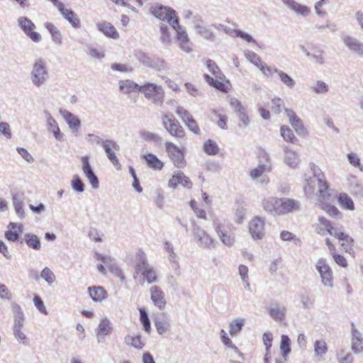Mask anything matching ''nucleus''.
<instances>
[{
	"instance_id": "8fccbe9b",
	"label": "nucleus",
	"mask_w": 363,
	"mask_h": 363,
	"mask_svg": "<svg viewBox=\"0 0 363 363\" xmlns=\"http://www.w3.org/2000/svg\"><path fill=\"white\" fill-rule=\"evenodd\" d=\"M328 352V347L325 341L315 340L314 342L315 356L322 357Z\"/></svg>"
},
{
	"instance_id": "a19ab883",
	"label": "nucleus",
	"mask_w": 363,
	"mask_h": 363,
	"mask_svg": "<svg viewBox=\"0 0 363 363\" xmlns=\"http://www.w3.org/2000/svg\"><path fill=\"white\" fill-rule=\"evenodd\" d=\"M245 319L244 318H238V319H233L230 321L229 323V333L231 336L235 335L238 333H239L244 324H245Z\"/></svg>"
},
{
	"instance_id": "9b49d317",
	"label": "nucleus",
	"mask_w": 363,
	"mask_h": 363,
	"mask_svg": "<svg viewBox=\"0 0 363 363\" xmlns=\"http://www.w3.org/2000/svg\"><path fill=\"white\" fill-rule=\"evenodd\" d=\"M82 171L85 177L89 181L91 187L97 189L99 187V182L97 176L94 172V170L89 163V157L84 156L82 157Z\"/></svg>"
},
{
	"instance_id": "412c9836",
	"label": "nucleus",
	"mask_w": 363,
	"mask_h": 363,
	"mask_svg": "<svg viewBox=\"0 0 363 363\" xmlns=\"http://www.w3.org/2000/svg\"><path fill=\"white\" fill-rule=\"evenodd\" d=\"M281 205L280 206V215H284L291 213L294 211L300 210V202L297 200L289 199V198H281Z\"/></svg>"
},
{
	"instance_id": "5701e85b",
	"label": "nucleus",
	"mask_w": 363,
	"mask_h": 363,
	"mask_svg": "<svg viewBox=\"0 0 363 363\" xmlns=\"http://www.w3.org/2000/svg\"><path fill=\"white\" fill-rule=\"evenodd\" d=\"M282 3L290 10L298 15L306 16L310 13V9L305 5H301L295 0H281Z\"/></svg>"
},
{
	"instance_id": "3c124183",
	"label": "nucleus",
	"mask_w": 363,
	"mask_h": 363,
	"mask_svg": "<svg viewBox=\"0 0 363 363\" xmlns=\"http://www.w3.org/2000/svg\"><path fill=\"white\" fill-rule=\"evenodd\" d=\"M319 223L324 226L325 228H320L318 231V233L322 235H324L327 233L328 234H335V233L331 232L332 229V223L330 220L325 218L323 216H320L318 218Z\"/></svg>"
},
{
	"instance_id": "f704fd0d",
	"label": "nucleus",
	"mask_w": 363,
	"mask_h": 363,
	"mask_svg": "<svg viewBox=\"0 0 363 363\" xmlns=\"http://www.w3.org/2000/svg\"><path fill=\"white\" fill-rule=\"evenodd\" d=\"M112 331V327L111 322L107 318H104L101 320L96 331V335L98 337V342H100L101 340L100 336H105L109 335Z\"/></svg>"
},
{
	"instance_id": "6e6d98bb",
	"label": "nucleus",
	"mask_w": 363,
	"mask_h": 363,
	"mask_svg": "<svg viewBox=\"0 0 363 363\" xmlns=\"http://www.w3.org/2000/svg\"><path fill=\"white\" fill-rule=\"evenodd\" d=\"M71 186L73 190L77 193H82L84 191L85 185L80 177L77 174L73 176L71 181Z\"/></svg>"
},
{
	"instance_id": "20e7f679",
	"label": "nucleus",
	"mask_w": 363,
	"mask_h": 363,
	"mask_svg": "<svg viewBox=\"0 0 363 363\" xmlns=\"http://www.w3.org/2000/svg\"><path fill=\"white\" fill-rule=\"evenodd\" d=\"M162 119L164 128L170 135L178 139H182L185 136L184 128L172 114H165Z\"/></svg>"
},
{
	"instance_id": "dca6fc26",
	"label": "nucleus",
	"mask_w": 363,
	"mask_h": 363,
	"mask_svg": "<svg viewBox=\"0 0 363 363\" xmlns=\"http://www.w3.org/2000/svg\"><path fill=\"white\" fill-rule=\"evenodd\" d=\"M44 114L47 119L48 132L52 133L57 140L60 142L64 141V134L61 133L55 119L47 111H45Z\"/></svg>"
},
{
	"instance_id": "ea45409f",
	"label": "nucleus",
	"mask_w": 363,
	"mask_h": 363,
	"mask_svg": "<svg viewBox=\"0 0 363 363\" xmlns=\"http://www.w3.org/2000/svg\"><path fill=\"white\" fill-rule=\"evenodd\" d=\"M125 343L127 345L133 347L137 350H141L145 345V343L141 340L140 335H126L125 337Z\"/></svg>"
},
{
	"instance_id": "c9c22d12",
	"label": "nucleus",
	"mask_w": 363,
	"mask_h": 363,
	"mask_svg": "<svg viewBox=\"0 0 363 363\" xmlns=\"http://www.w3.org/2000/svg\"><path fill=\"white\" fill-rule=\"evenodd\" d=\"M274 72L278 74L281 82L287 88L292 89L296 85V82L287 73L281 69H274Z\"/></svg>"
},
{
	"instance_id": "58836bf2",
	"label": "nucleus",
	"mask_w": 363,
	"mask_h": 363,
	"mask_svg": "<svg viewBox=\"0 0 363 363\" xmlns=\"http://www.w3.org/2000/svg\"><path fill=\"white\" fill-rule=\"evenodd\" d=\"M337 201L340 206L346 210H354V204L352 199L345 193L339 195Z\"/></svg>"
},
{
	"instance_id": "ddd939ff",
	"label": "nucleus",
	"mask_w": 363,
	"mask_h": 363,
	"mask_svg": "<svg viewBox=\"0 0 363 363\" xmlns=\"http://www.w3.org/2000/svg\"><path fill=\"white\" fill-rule=\"evenodd\" d=\"M150 299L153 304L160 310L165 308L167 301L165 296L161 288L158 286H153L150 289Z\"/></svg>"
},
{
	"instance_id": "7c9ffc66",
	"label": "nucleus",
	"mask_w": 363,
	"mask_h": 363,
	"mask_svg": "<svg viewBox=\"0 0 363 363\" xmlns=\"http://www.w3.org/2000/svg\"><path fill=\"white\" fill-rule=\"evenodd\" d=\"M88 293L91 299L95 302H101L105 300L108 296L107 291L104 287L99 286H89Z\"/></svg>"
},
{
	"instance_id": "9d476101",
	"label": "nucleus",
	"mask_w": 363,
	"mask_h": 363,
	"mask_svg": "<svg viewBox=\"0 0 363 363\" xmlns=\"http://www.w3.org/2000/svg\"><path fill=\"white\" fill-rule=\"evenodd\" d=\"M102 147L108 160L118 169H119L121 165L115 153V151H118L120 150L119 145L113 140H104V142L102 143Z\"/></svg>"
},
{
	"instance_id": "aec40b11",
	"label": "nucleus",
	"mask_w": 363,
	"mask_h": 363,
	"mask_svg": "<svg viewBox=\"0 0 363 363\" xmlns=\"http://www.w3.org/2000/svg\"><path fill=\"white\" fill-rule=\"evenodd\" d=\"M214 229L222 243L225 246H233L235 242L234 236L230 235L224 228L222 224L215 223Z\"/></svg>"
},
{
	"instance_id": "338daca9",
	"label": "nucleus",
	"mask_w": 363,
	"mask_h": 363,
	"mask_svg": "<svg viewBox=\"0 0 363 363\" xmlns=\"http://www.w3.org/2000/svg\"><path fill=\"white\" fill-rule=\"evenodd\" d=\"M311 88L316 94H325L328 91V84L322 81H317Z\"/></svg>"
},
{
	"instance_id": "f8f14e48",
	"label": "nucleus",
	"mask_w": 363,
	"mask_h": 363,
	"mask_svg": "<svg viewBox=\"0 0 363 363\" xmlns=\"http://www.w3.org/2000/svg\"><path fill=\"white\" fill-rule=\"evenodd\" d=\"M352 344L351 350L356 354H360L363 352V337L362 333L359 331L354 323H351Z\"/></svg>"
},
{
	"instance_id": "4468645a",
	"label": "nucleus",
	"mask_w": 363,
	"mask_h": 363,
	"mask_svg": "<svg viewBox=\"0 0 363 363\" xmlns=\"http://www.w3.org/2000/svg\"><path fill=\"white\" fill-rule=\"evenodd\" d=\"M281 205V199L277 197H268L263 200L262 206L265 211L271 215L280 216V206Z\"/></svg>"
},
{
	"instance_id": "393cba45",
	"label": "nucleus",
	"mask_w": 363,
	"mask_h": 363,
	"mask_svg": "<svg viewBox=\"0 0 363 363\" xmlns=\"http://www.w3.org/2000/svg\"><path fill=\"white\" fill-rule=\"evenodd\" d=\"M345 45L353 52L363 57V43L354 38L345 36L343 38Z\"/></svg>"
},
{
	"instance_id": "69168bd1",
	"label": "nucleus",
	"mask_w": 363,
	"mask_h": 363,
	"mask_svg": "<svg viewBox=\"0 0 363 363\" xmlns=\"http://www.w3.org/2000/svg\"><path fill=\"white\" fill-rule=\"evenodd\" d=\"M237 116L239 119V127L240 128H245L250 123V119L247 115L245 113V109H242L240 111L236 113Z\"/></svg>"
},
{
	"instance_id": "680f3d73",
	"label": "nucleus",
	"mask_w": 363,
	"mask_h": 363,
	"mask_svg": "<svg viewBox=\"0 0 363 363\" xmlns=\"http://www.w3.org/2000/svg\"><path fill=\"white\" fill-rule=\"evenodd\" d=\"M347 160L351 165L358 168L363 172V166L360 162V159L356 153L350 152L347 155Z\"/></svg>"
},
{
	"instance_id": "e2e57ef3",
	"label": "nucleus",
	"mask_w": 363,
	"mask_h": 363,
	"mask_svg": "<svg viewBox=\"0 0 363 363\" xmlns=\"http://www.w3.org/2000/svg\"><path fill=\"white\" fill-rule=\"evenodd\" d=\"M206 66L208 70L215 76L216 78L222 79V73L220 71L219 67L216 63L212 60H208L206 61Z\"/></svg>"
},
{
	"instance_id": "052dcab7",
	"label": "nucleus",
	"mask_w": 363,
	"mask_h": 363,
	"mask_svg": "<svg viewBox=\"0 0 363 363\" xmlns=\"http://www.w3.org/2000/svg\"><path fill=\"white\" fill-rule=\"evenodd\" d=\"M140 320L143 325L144 330L149 333L150 330V321L145 308L140 309Z\"/></svg>"
},
{
	"instance_id": "2eb2a0df",
	"label": "nucleus",
	"mask_w": 363,
	"mask_h": 363,
	"mask_svg": "<svg viewBox=\"0 0 363 363\" xmlns=\"http://www.w3.org/2000/svg\"><path fill=\"white\" fill-rule=\"evenodd\" d=\"M178 184H181L186 189L192 187V182L191 179L184 175L182 171L174 172L172 177L169 180L168 186L171 188L175 189Z\"/></svg>"
},
{
	"instance_id": "bb28decb",
	"label": "nucleus",
	"mask_w": 363,
	"mask_h": 363,
	"mask_svg": "<svg viewBox=\"0 0 363 363\" xmlns=\"http://www.w3.org/2000/svg\"><path fill=\"white\" fill-rule=\"evenodd\" d=\"M120 91L125 94H129L133 92H141L143 86L129 80H121L118 82Z\"/></svg>"
},
{
	"instance_id": "f03ea898",
	"label": "nucleus",
	"mask_w": 363,
	"mask_h": 363,
	"mask_svg": "<svg viewBox=\"0 0 363 363\" xmlns=\"http://www.w3.org/2000/svg\"><path fill=\"white\" fill-rule=\"evenodd\" d=\"M150 13L157 18L167 22L170 26L177 25L179 17L177 12L172 8L161 4H155L150 7Z\"/></svg>"
},
{
	"instance_id": "4c0bfd02",
	"label": "nucleus",
	"mask_w": 363,
	"mask_h": 363,
	"mask_svg": "<svg viewBox=\"0 0 363 363\" xmlns=\"http://www.w3.org/2000/svg\"><path fill=\"white\" fill-rule=\"evenodd\" d=\"M24 241L28 247L35 250H39L40 249V240L36 235L26 233L24 236Z\"/></svg>"
},
{
	"instance_id": "72a5a7b5",
	"label": "nucleus",
	"mask_w": 363,
	"mask_h": 363,
	"mask_svg": "<svg viewBox=\"0 0 363 363\" xmlns=\"http://www.w3.org/2000/svg\"><path fill=\"white\" fill-rule=\"evenodd\" d=\"M64 118L65 119L67 123L69 125V128L72 130V132L77 133L81 125L80 120L69 111L65 112Z\"/></svg>"
},
{
	"instance_id": "c756f323",
	"label": "nucleus",
	"mask_w": 363,
	"mask_h": 363,
	"mask_svg": "<svg viewBox=\"0 0 363 363\" xmlns=\"http://www.w3.org/2000/svg\"><path fill=\"white\" fill-rule=\"evenodd\" d=\"M164 250L168 254V259L170 263L175 265L174 269L177 275L180 274L179 266L178 264V256L174 252L172 244L168 240L164 242Z\"/></svg>"
},
{
	"instance_id": "0e129e2a",
	"label": "nucleus",
	"mask_w": 363,
	"mask_h": 363,
	"mask_svg": "<svg viewBox=\"0 0 363 363\" xmlns=\"http://www.w3.org/2000/svg\"><path fill=\"white\" fill-rule=\"evenodd\" d=\"M245 55L246 58L257 67L261 65L262 61L255 52L252 51H247L245 53Z\"/></svg>"
},
{
	"instance_id": "423d86ee",
	"label": "nucleus",
	"mask_w": 363,
	"mask_h": 363,
	"mask_svg": "<svg viewBox=\"0 0 363 363\" xmlns=\"http://www.w3.org/2000/svg\"><path fill=\"white\" fill-rule=\"evenodd\" d=\"M165 147L169 158L175 167L183 168L186 166L184 149L178 147L172 142H167Z\"/></svg>"
},
{
	"instance_id": "e433bc0d",
	"label": "nucleus",
	"mask_w": 363,
	"mask_h": 363,
	"mask_svg": "<svg viewBox=\"0 0 363 363\" xmlns=\"http://www.w3.org/2000/svg\"><path fill=\"white\" fill-rule=\"evenodd\" d=\"M144 158L148 167L153 169L160 170L164 166L163 162L153 154H147L144 155Z\"/></svg>"
},
{
	"instance_id": "cd10ccee",
	"label": "nucleus",
	"mask_w": 363,
	"mask_h": 363,
	"mask_svg": "<svg viewBox=\"0 0 363 363\" xmlns=\"http://www.w3.org/2000/svg\"><path fill=\"white\" fill-rule=\"evenodd\" d=\"M58 11L60 12L62 17L66 19L74 28L80 27V20L77 15L72 10L65 9V4L62 8H59Z\"/></svg>"
},
{
	"instance_id": "a878e982",
	"label": "nucleus",
	"mask_w": 363,
	"mask_h": 363,
	"mask_svg": "<svg viewBox=\"0 0 363 363\" xmlns=\"http://www.w3.org/2000/svg\"><path fill=\"white\" fill-rule=\"evenodd\" d=\"M194 26L199 31L200 35L205 40L210 42H214L216 40V35L208 27L203 25L201 20H196L194 22Z\"/></svg>"
},
{
	"instance_id": "0eeeda50",
	"label": "nucleus",
	"mask_w": 363,
	"mask_h": 363,
	"mask_svg": "<svg viewBox=\"0 0 363 363\" xmlns=\"http://www.w3.org/2000/svg\"><path fill=\"white\" fill-rule=\"evenodd\" d=\"M193 233L196 241L199 246L207 249H212L216 247V240L213 239L204 230H203L199 225L194 226Z\"/></svg>"
},
{
	"instance_id": "7ed1b4c3",
	"label": "nucleus",
	"mask_w": 363,
	"mask_h": 363,
	"mask_svg": "<svg viewBox=\"0 0 363 363\" xmlns=\"http://www.w3.org/2000/svg\"><path fill=\"white\" fill-rule=\"evenodd\" d=\"M141 92L145 97L155 105L162 106L164 102V91L161 86L153 83L143 85Z\"/></svg>"
},
{
	"instance_id": "a18cd8bd",
	"label": "nucleus",
	"mask_w": 363,
	"mask_h": 363,
	"mask_svg": "<svg viewBox=\"0 0 363 363\" xmlns=\"http://www.w3.org/2000/svg\"><path fill=\"white\" fill-rule=\"evenodd\" d=\"M336 357L340 363H353V356L344 349L336 350Z\"/></svg>"
},
{
	"instance_id": "c85d7f7f",
	"label": "nucleus",
	"mask_w": 363,
	"mask_h": 363,
	"mask_svg": "<svg viewBox=\"0 0 363 363\" xmlns=\"http://www.w3.org/2000/svg\"><path fill=\"white\" fill-rule=\"evenodd\" d=\"M97 29L103 33L106 36L113 39H118L119 34L114 26L108 22H101L96 24Z\"/></svg>"
},
{
	"instance_id": "b1692460",
	"label": "nucleus",
	"mask_w": 363,
	"mask_h": 363,
	"mask_svg": "<svg viewBox=\"0 0 363 363\" xmlns=\"http://www.w3.org/2000/svg\"><path fill=\"white\" fill-rule=\"evenodd\" d=\"M12 311L14 314V324L13 326V331L15 330H22L24 325V314L21 309V307L16 303L11 304Z\"/></svg>"
},
{
	"instance_id": "473e14b6",
	"label": "nucleus",
	"mask_w": 363,
	"mask_h": 363,
	"mask_svg": "<svg viewBox=\"0 0 363 363\" xmlns=\"http://www.w3.org/2000/svg\"><path fill=\"white\" fill-rule=\"evenodd\" d=\"M284 150L285 153L284 162L291 168L296 167L300 162L297 153L286 146H284Z\"/></svg>"
},
{
	"instance_id": "6e6552de",
	"label": "nucleus",
	"mask_w": 363,
	"mask_h": 363,
	"mask_svg": "<svg viewBox=\"0 0 363 363\" xmlns=\"http://www.w3.org/2000/svg\"><path fill=\"white\" fill-rule=\"evenodd\" d=\"M264 218L255 216L248 224L249 232L254 240H261L264 235Z\"/></svg>"
},
{
	"instance_id": "39448f33",
	"label": "nucleus",
	"mask_w": 363,
	"mask_h": 363,
	"mask_svg": "<svg viewBox=\"0 0 363 363\" xmlns=\"http://www.w3.org/2000/svg\"><path fill=\"white\" fill-rule=\"evenodd\" d=\"M134 57L140 63L145 67L155 68L157 69H164L165 67V62L160 57H151L146 52L137 50L134 51Z\"/></svg>"
},
{
	"instance_id": "4be33fe9",
	"label": "nucleus",
	"mask_w": 363,
	"mask_h": 363,
	"mask_svg": "<svg viewBox=\"0 0 363 363\" xmlns=\"http://www.w3.org/2000/svg\"><path fill=\"white\" fill-rule=\"evenodd\" d=\"M23 231V225L17 223H10L8 230L5 233V238L9 241L16 242L20 238V233Z\"/></svg>"
},
{
	"instance_id": "4d7b16f0",
	"label": "nucleus",
	"mask_w": 363,
	"mask_h": 363,
	"mask_svg": "<svg viewBox=\"0 0 363 363\" xmlns=\"http://www.w3.org/2000/svg\"><path fill=\"white\" fill-rule=\"evenodd\" d=\"M172 27L177 32V40L179 42L184 41L186 40H189V37L187 35V33L186 31V29L182 26H179V21L177 20V25H172Z\"/></svg>"
},
{
	"instance_id": "49530a36",
	"label": "nucleus",
	"mask_w": 363,
	"mask_h": 363,
	"mask_svg": "<svg viewBox=\"0 0 363 363\" xmlns=\"http://www.w3.org/2000/svg\"><path fill=\"white\" fill-rule=\"evenodd\" d=\"M203 151L208 155H216L219 152V147L216 143L212 140H208L203 144Z\"/></svg>"
},
{
	"instance_id": "f257e3e1",
	"label": "nucleus",
	"mask_w": 363,
	"mask_h": 363,
	"mask_svg": "<svg viewBox=\"0 0 363 363\" xmlns=\"http://www.w3.org/2000/svg\"><path fill=\"white\" fill-rule=\"evenodd\" d=\"M48 75L49 72L46 62L42 58L36 60L32 65L30 74V79L32 84L36 87H40L45 84L48 79Z\"/></svg>"
},
{
	"instance_id": "603ef678",
	"label": "nucleus",
	"mask_w": 363,
	"mask_h": 363,
	"mask_svg": "<svg viewBox=\"0 0 363 363\" xmlns=\"http://www.w3.org/2000/svg\"><path fill=\"white\" fill-rule=\"evenodd\" d=\"M155 325L157 331L160 335H162L166 333L169 328V323L163 318H157L155 321Z\"/></svg>"
},
{
	"instance_id": "bf43d9fd",
	"label": "nucleus",
	"mask_w": 363,
	"mask_h": 363,
	"mask_svg": "<svg viewBox=\"0 0 363 363\" xmlns=\"http://www.w3.org/2000/svg\"><path fill=\"white\" fill-rule=\"evenodd\" d=\"M316 269L318 271L320 275L332 272L330 266L327 264L326 259L323 258H320L318 260Z\"/></svg>"
},
{
	"instance_id": "6ab92c4d",
	"label": "nucleus",
	"mask_w": 363,
	"mask_h": 363,
	"mask_svg": "<svg viewBox=\"0 0 363 363\" xmlns=\"http://www.w3.org/2000/svg\"><path fill=\"white\" fill-rule=\"evenodd\" d=\"M150 266L151 265L147 262L145 252L143 251L138 252L135 256V266L133 278L137 279L140 273L149 268Z\"/></svg>"
},
{
	"instance_id": "79ce46f5",
	"label": "nucleus",
	"mask_w": 363,
	"mask_h": 363,
	"mask_svg": "<svg viewBox=\"0 0 363 363\" xmlns=\"http://www.w3.org/2000/svg\"><path fill=\"white\" fill-rule=\"evenodd\" d=\"M280 349L283 357L286 360L289 354L291 352V340L286 335L281 337Z\"/></svg>"
},
{
	"instance_id": "de8ad7c7",
	"label": "nucleus",
	"mask_w": 363,
	"mask_h": 363,
	"mask_svg": "<svg viewBox=\"0 0 363 363\" xmlns=\"http://www.w3.org/2000/svg\"><path fill=\"white\" fill-rule=\"evenodd\" d=\"M281 135L284 140L291 143H296L298 139L295 137L293 131L286 125H282L280 129Z\"/></svg>"
},
{
	"instance_id": "c03bdc74",
	"label": "nucleus",
	"mask_w": 363,
	"mask_h": 363,
	"mask_svg": "<svg viewBox=\"0 0 363 363\" xmlns=\"http://www.w3.org/2000/svg\"><path fill=\"white\" fill-rule=\"evenodd\" d=\"M160 30L161 33L160 38L161 43L164 45H169L172 42V38L168 26L164 23H160Z\"/></svg>"
},
{
	"instance_id": "864d4df0",
	"label": "nucleus",
	"mask_w": 363,
	"mask_h": 363,
	"mask_svg": "<svg viewBox=\"0 0 363 363\" xmlns=\"http://www.w3.org/2000/svg\"><path fill=\"white\" fill-rule=\"evenodd\" d=\"M40 278L44 279L48 285H52L56 280V277L53 272L48 267H45L40 274Z\"/></svg>"
},
{
	"instance_id": "a211bd4d",
	"label": "nucleus",
	"mask_w": 363,
	"mask_h": 363,
	"mask_svg": "<svg viewBox=\"0 0 363 363\" xmlns=\"http://www.w3.org/2000/svg\"><path fill=\"white\" fill-rule=\"evenodd\" d=\"M270 317L277 322H281L286 317V308L278 302H274L268 308Z\"/></svg>"
},
{
	"instance_id": "774afa93",
	"label": "nucleus",
	"mask_w": 363,
	"mask_h": 363,
	"mask_svg": "<svg viewBox=\"0 0 363 363\" xmlns=\"http://www.w3.org/2000/svg\"><path fill=\"white\" fill-rule=\"evenodd\" d=\"M176 113L184 123L193 118L190 113L182 106H178Z\"/></svg>"
},
{
	"instance_id": "5fc2aeb1",
	"label": "nucleus",
	"mask_w": 363,
	"mask_h": 363,
	"mask_svg": "<svg viewBox=\"0 0 363 363\" xmlns=\"http://www.w3.org/2000/svg\"><path fill=\"white\" fill-rule=\"evenodd\" d=\"M314 177L316 179L319 189L328 190V185L325 179V176L320 169H317L313 171Z\"/></svg>"
},
{
	"instance_id": "f3484780",
	"label": "nucleus",
	"mask_w": 363,
	"mask_h": 363,
	"mask_svg": "<svg viewBox=\"0 0 363 363\" xmlns=\"http://www.w3.org/2000/svg\"><path fill=\"white\" fill-rule=\"evenodd\" d=\"M25 199L24 193L21 191H16L12 193V202L15 212L21 219L25 218V211L23 209Z\"/></svg>"
},
{
	"instance_id": "13d9d810",
	"label": "nucleus",
	"mask_w": 363,
	"mask_h": 363,
	"mask_svg": "<svg viewBox=\"0 0 363 363\" xmlns=\"http://www.w3.org/2000/svg\"><path fill=\"white\" fill-rule=\"evenodd\" d=\"M337 239L342 241L341 245L344 247L346 252H348L351 249V246L354 240L350 236L342 232L338 235Z\"/></svg>"
},
{
	"instance_id": "37998d69",
	"label": "nucleus",
	"mask_w": 363,
	"mask_h": 363,
	"mask_svg": "<svg viewBox=\"0 0 363 363\" xmlns=\"http://www.w3.org/2000/svg\"><path fill=\"white\" fill-rule=\"evenodd\" d=\"M272 169L270 164H259L256 168L250 172V176L252 179H257L264 172H269Z\"/></svg>"
},
{
	"instance_id": "09e8293b",
	"label": "nucleus",
	"mask_w": 363,
	"mask_h": 363,
	"mask_svg": "<svg viewBox=\"0 0 363 363\" xmlns=\"http://www.w3.org/2000/svg\"><path fill=\"white\" fill-rule=\"evenodd\" d=\"M319 207L324 210L328 215L339 218L342 217V213L335 206L327 203H323L319 204Z\"/></svg>"
},
{
	"instance_id": "2f4dec72",
	"label": "nucleus",
	"mask_w": 363,
	"mask_h": 363,
	"mask_svg": "<svg viewBox=\"0 0 363 363\" xmlns=\"http://www.w3.org/2000/svg\"><path fill=\"white\" fill-rule=\"evenodd\" d=\"M140 275L143 277V278L139 280V284L141 285H143L145 281L149 284L157 281V272L152 266L141 272Z\"/></svg>"
},
{
	"instance_id": "1a4fd4ad",
	"label": "nucleus",
	"mask_w": 363,
	"mask_h": 363,
	"mask_svg": "<svg viewBox=\"0 0 363 363\" xmlns=\"http://www.w3.org/2000/svg\"><path fill=\"white\" fill-rule=\"evenodd\" d=\"M18 26L23 32L35 43H38L41 40V35L33 30L35 28V24L29 18L25 16L19 17L18 19Z\"/></svg>"
}]
</instances>
